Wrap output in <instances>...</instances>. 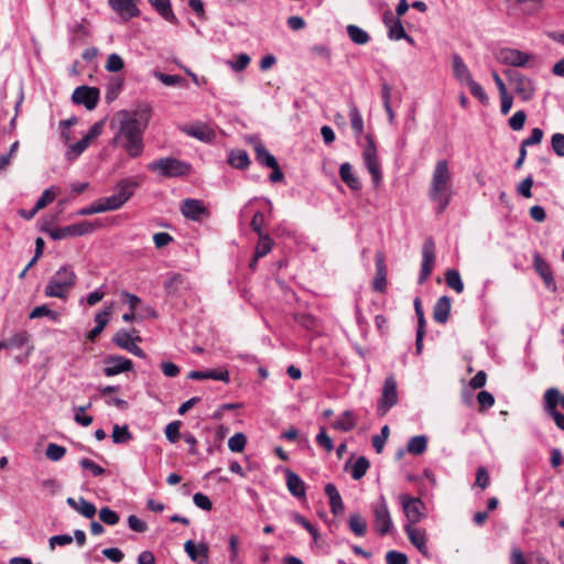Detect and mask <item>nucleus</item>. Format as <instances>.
I'll list each match as a JSON object with an SVG mask.
<instances>
[{
	"mask_svg": "<svg viewBox=\"0 0 564 564\" xmlns=\"http://www.w3.org/2000/svg\"><path fill=\"white\" fill-rule=\"evenodd\" d=\"M152 108L150 105H140L134 112L128 110L118 111L110 122L115 130L111 143L121 147L131 158L142 154L143 133L149 124Z\"/></svg>",
	"mask_w": 564,
	"mask_h": 564,
	"instance_id": "1",
	"label": "nucleus"
},
{
	"mask_svg": "<svg viewBox=\"0 0 564 564\" xmlns=\"http://www.w3.org/2000/svg\"><path fill=\"white\" fill-rule=\"evenodd\" d=\"M453 195L452 175L447 160L436 162L429 188L430 199L436 204V214H442Z\"/></svg>",
	"mask_w": 564,
	"mask_h": 564,
	"instance_id": "2",
	"label": "nucleus"
},
{
	"mask_svg": "<svg viewBox=\"0 0 564 564\" xmlns=\"http://www.w3.org/2000/svg\"><path fill=\"white\" fill-rule=\"evenodd\" d=\"M76 273L70 265L61 267L50 279L44 294L47 297L66 299L76 284Z\"/></svg>",
	"mask_w": 564,
	"mask_h": 564,
	"instance_id": "3",
	"label": "nucleus"
},
{
	"mask_svg": "<svg viewBox=\"0 0 564 564\" xmlns=\"http://www.w3.org/2000/svg\"><path fill=\"white\" fill-rule=\"evenodd\" d=\"M148 170L163 177H182L191 172V165L175 158H161L148 164Z\"/></svg>",
	"mask_w": 564,
	"mask_h": 564,
	"instance_id": "4",
	"label": "nucleus"
},
{
	"mask_svg": "<svg viewBox=\"0 0 564 564\" xmlns=\"http://www.w3.org/2000/svg\"><path fill=\"white\" fill-rule=\"evenodd\" d=\"M496 59L512 67L533 68L536 64L534 54L512 47H501L496 52Z\"/></svg>",
	"mask_w": 564,
	"mask_h": 564,
	"instance_id": "5",
	"label": "nucleus"
},
{
	"mask_svg": "<svg viewBox=\"0 0 564 564\" xmlns=\"http://www.w3.org/2000/svg\"><path fill=\"white\" fill-rule=\"evenodd\" d=\"M362 160L371 176L372 183L376 186L379 185L382 181L381 165L378 159L376 142L370 134L365 137Z\"/></svg>",
	"mask_w": 564,
	"mask_h": 564,
	"instance_id": "6",
	"label": "nucleus"
},
{
	"mask_svg": "<svg viewBox=\"0 0 564 564\" xmlns=\"http://www.w3.org/2000/svg\"><path fill=\"white\" fill-rule=\"evenodd\" d=\"M371 510L376 532L381 536L389 534L393 529V522L388 502L383 495L379 496L377 501L371 506Z\"/></svg>",
	"mask_w": 564,
	"mask_h": 564,
	"instance_id": "7",
	"label": "nucleus"
},
{
	"mask_svg": "<svg viewBox=\"0 0 564 564\" xmlns=\"http://www.w3.org/2000/svg\"><path fill=\"white\" fill-rule=\"evenodd\" d=\"M96 226L89 221H80L62 228L42 227V231L46 232L53 240H62L68 237H80L93 232Z\"/></svg>",
	"mask_w": 564,
	"mask_h": 564,
	"instance_id": "8",
	"label": "nucleus"
},
{
	"mask_svg": "<svg viewBox=\"0 0 564 564\" xmlns=\"http://www.w3.org/2000/svg\"><path fill=\"white\" fill-rule=\"evenodd\" d=\"M399 501L408 519V524L417 523L425 517V505L420 498H414L408 494H400Z\"/></svg>",
	"mask_w": 564,
	"mask_h": 564,
	"instance_id": "9",
	"label": "nucleus"
},
{
	"mask_svg": "<svg viewBox=\"0 0 564 564\" xmlns=\"http://www.w3.org/2000/svg\"><path fill=\"white\" fill-rule=\"evenodd\" d=\"M503 74L514 86L517 95L524 101L530 100L534 95L533 82L525 75L514 70L506 69Z\"/></svg>",
	"mask_w": 564,
	"mask_h": 564,
	"instance_id": "10",
	"label": "nucleus"
},
{
	"mask_svg": "<svg viewBox=\"0 0 564 564\" xmlns=\"http://www.w3.org/2000/svg\"><path fill=\"white\" fill-rule=\"evenodd\" d=\"M398 403L397 382L392 376L387 377L383 383L382 393L378 401V413L383 416Z\"/></svg>",
	"mask_w": 564,
	"mask_h": 564,
	"instance_id": "11",
	"label": "nucleus"
},
{
	"mask_svg": "<svg viewBox=\"0 0 564 564\" xmlns=\"http://www.w3.org/2000/svg\"><path fill=\"white\" fill-rule=\"evenodd\" d=\"M435 264V243L432 238H427L422 247V263L419 275V283L423 284L430 276Z\"/></svg>",
	"mask_w": 564,
	"mask_h": 564,
	"instance_id": "12",
	"label": "nucleus"
},
{
	"mask_svg": "<svg viewBox=\"0 0 564 564\" xmlns=\"http://www.w3.org/2000/svg\"><path fill=\"white\" fill-rule=\"evenodd\" d=\"M182 215L194 221H202L209 216V212L205 204L196 198H186L181 203Z\"/></svg>",
	"mask_w": 564,
	"mask_h": 564,
	"instance_id": "13",
	"label": "nucleus"
},
{
	"mask_svg": "<svg viewBox=\"0 0 564 564\" xmlns=\"http://www.w3.org/2000/svg\"><path fill=\"white\" fill-rule=\"evenodd\" d=\"M72 100L77 105H84L88 110H93L99 100V89L85 85L79 86L74 90Z\"/></svg>",
	"mask_w": 564,
	"mask_h": 564,
	"instance_id": "14",
	"label": "nucleus"
},
{
	"mask_svg": "<svg viewBox=\"0 0 564 564\" xmlns=\"http://www.w3.org/2000/svg\"><path fill=\"white\" fill-rule=\"evenodd\" d=\"M104 373L113 377L122 372L133 370V362L129 358L119 355H109L105 358Z\"/></svg>",
	"mask_w": 564,
	"mask_h": 564,
	"instance_id": "15",
	"label": "nucleus"
},
{
	"mask_svg": "<svg viewBox=\"0 0 564 564\" xmlns=\"http://www.w3.org/2000/svg\"><path fill=\"white\" fill-rule=\"evenodd\" d=\"M137 2L138 0H108V6L122 21L128 22L141 13Z\"/></svg>",
	"mask_w": 564,
	"mask_h": 564,
	"instance_id": "16",
	"label": "nucleus"
},
{
	"mask_svg": "<svg viewBox=\"0 0 564 564\" xmlns=\"http://www.w3.org/2000/svg\"><path fill=\"white\" fill-rule=\"evenodd\" d=\"M143 178V175L121 178L115 186L116 193L127 203L141 186Z\"/></svg>",
	"mask_w": 564,
	"mask_h": 564,
	"instance_id": "17",
	"label": "nucleus"
},
{
	"mask_svg": "<svg viewBox=\"0 0 564 564\" xmlns=\"http://www.w3.org/2000/svg\"><path fill=\"white\" fill-rule=\"evenodd\" d=\"M112 341L120 348L133 354L137 357L145 358V352L139 346L134 344V340L129 332L126 329L118 330Z\"/></svg>",
	"mask_w": 564,
	"mask_h": 564,
	"instance_id": "18",
	"label": "nucleus"
},
{
	"mask_svg": "<svg viewBox=\"0 0 564 564\" xmlns=\"http://www.w3.org/2000/svg\"><path fill=\"white\" fill-rule=\"evenodd\" d=\"M533 265L536 271V273L541 276L543 280L545 286L555 292L556 291V283L553 278L552 271L550 269V265L544 261V259L540 256V253H534L533 256Z\"/></svg>",
	"mask_w": 564,
	"mask_h": 564,
	"instance_id": "19",
	"label": "nucleus"
},
{
	"mask_svg": "<svg viewBox=\"0 0 564 564\" xmlns=\"http://www.w3.org/2000/svg\"><path fill=\"white\" fill-rule=\"evenodd\" d=\"M285 480H286V487L290 494L297 498L302 499L305 498L306 495V486L305 482L302 480V478L291 469H285Z\"/></svg>",
	"mask_w": 564,
	"mask_h": 564,
	"instance_id": "20",
	"label": "nucleus"
},
{
	"mask_svg": "<svg viewBox=\"0 0 564 564\" xmlns=\"http://www.w3.org/2000/svg\"><path fill=\"white\" fill-rule=\"evenodd\" d=\"M184 550L193 562H196L197 564H206L208 562L207 544H196L192 540H188L184 544Z\"/></svg>",
	"mask_w": 564,
	"mask_h": 564,
	"instance_id": "21",
	"label": "nucleus"
},
{
	"mask_svg": "<svg viewBox=\"0 0 564 564\" xmlns=\"http://www.w3.org/2000/svg\"><path fill=\"white\" fill-rule=\"evenodd\" d=\"M383 23L388 28V37L390 40L399 41L405 36V30L400 19L394 17L391 11L384 12Z\"/></svg>",
	"mask_w": 564,
	"mask_h": 564,
	"instance_id": "22",
	"label": "nucleus"
},
{
	"mask_svg": "<svg viewBox=\"0 0 564 564\" xmlns=\"http://www.w3.org/2000/svg\"><path fill=\"white\" fill-rule=\"evenodd\" d=\"M183 131L197 140L204 142H210L216 138L215 131L205 123H194L188 127H184Z\"/></svg>",
	"mask_w": 564,
	"mask_h": 564,
	"instance_id": "23",
	"label": "nucleus"
},
{
	"mask_svg": "<svg viewBox=\"0 0 564 564\" xmlns=\"http://www.w3.org/2000/svg\"><path fill=\"white\" fill-rule=\"evenodd\" d=\"M553 395H556L555 392L553 391L544 392L543 410L549 416H551L554 420L556 426L560 430L564 431V414L558 412V410L555 408V401L552 398Z\"/></svg>",
	"mask_w": 564,
	"mask_h": 564,
	"instance_id": "24",
	"label": "nucleus"
},
{
	"mask_svg": "<svg viewBox=\"0 0 564 564\" xmlns=\"http://www.w3.org/2000/svg\"><path fill=\"white\" fill-rule=\"evenodd\" d=\"M452 68L453 76L460 84L466 85L470 79H473L468 66L464 62L463 57L457 53L453 54L452 56Z\"/></svg>",
	"mask_w": 564,
	"mask_h": 564,
	"instance_id": "25",
	"label": "nucleus"
},
{
	"mask_svg": "<svg viewBox=\"0 0 564 564\" xmlns=\"http://www.w3.org/2000/svg\"><path fill=\"white\" fill-rule=\"evenodd\" d=\"M387 269L384 263V256L381 251L376 253V278L372 288L377 292H383L387 286Z\"/></svg>",
	"mask_w": 564,
	"mask_h": 564,
	"instance_id": "26",
	"label": "nucleus"
},
{
	"mask_svg": "<svg viewBox=\"0 0 564 564\" xmlns=\"http://www.w3.org/2000/svg\"><path fill=\"white\" fill-rule=\"evenodd\" d=\"M404 531L411 541V543L422 553H427V546H426V536L425 533L413 527V524H405Z\"/></svg>",
	"mask_w": 564,
	"mask_h": 564,
	"instance_id": "27",
	"label": "nucleus"
},
{
	"mask_svg": "<svg viewBox=\"0 0 564 564\" xmlns=\"http://www.w3.org/2000/svg\"><path fill=\"white\" fill-rule=\"evenodd\" d=\"M339 176L341 181L352 191L361 189V182L359 177L354 173L352 166L350 163L345 162L339 166Z\"/></svg>",
	"mask_w": 564,
	"mask_h": 564,
	"instance_id": "28",
	"label": "nucleus"
},
{
	"mask_svg": "<svg viewBox=\"0 0 564 564\" xmlns=\"http://www.w3.org/2000/svg\"><path fill=\"white\" fill-rule=\"evenodd\" d=\"M451 312V299L447 295L441 296L433 308V318L436 323L447 322Z\"/></svg>",
	"mask_w": 564,
	"mask_h": 564,
	"instance_id": "29",
	"label": "nucleus"
},
{
	"mask_svg": "<svg viewBox=\"0 0 564 564\" xmlns=\"http://www.w3.org/2000/svg\"><path fill=\"white\" fill-rule=\"evenodd\" d=\"M325 494L329 499L330 511L335 516L343 513L345 507H344L341 496H340L339 491L337 490L336 486L330 482L327 484L325 486Z\"/></svg>",
	"mask_w": 564,
	"mask_h": 564,
	"instance_id": "30",
	"label": "nucleus"
},
{
	"mask_svg": "<svg viewBox=\"0 0 564 564\" xmlns=\"http://www.w3.org/2000/svg\"><path fill=\"white\" fill-rule=\"evenodd\" d=\"M349 120L354 134L359 140L364 133V118L355 104L349 105Z\"/></svg>",
	"mask_w": 564,
	"mask_h": 564,
	"instance_id": "31",
	"label": "nucleus"
},
{
	"mask_svg": "<svg viewBox=\"0 0 564 564\" xmlns=\"http://www.w3.org/2000/svg\"><path fill=\"white\" fill-rule=\"evenodd\" d=\"M349 530L356 536H365L367 533V521L360 513H351L348 518Z\"/></svg>",
	"mask_w": 564,
	"mask_h": 564,
	"instance_id": "32",
	"label": "nucleus"
},
{
	"mask_svg": "<svg viewBox=\"0 0 564 564\" xmlns=\"http://www.w3.org/2000/svg\"><path fill=\"white\" fill-rule=\"evenodd\" d=\"M154 9L165 19L167 22L177 23V19L172 11L170 0H149Z\"/></svg>",
	"mask_w": 564,
	"mask_h": 564,
	"instance_id": "33",
	"label": "nucleus"
},
{
	"mask_svg": "<svg viewBox=\"0 0 564 564\" xmlns=\"http://www.w3.org/2000/svg\"><path fill=\"white\" fill-rule=\"evenodd\" d=\"M356 426V417L352 411L346 410L334 423L333 427L338 431L349 432Z\"/></svg>",
	"mask_w": 564,
	"mask_h": 564,
	"instance_id": "34",
	"label": "nucleus"
},
{
	"mask_svg": "<svg viewBox=\"0 0 564 564\" xmlns=\"http://www.w3.org/2000/svg\"><path fill=\"white\" fill-rule=\"evenodd\" d=\"M254 151L256 158L261 165L269 169L276 166V159L267 150V148L262 143L257 144Z\"/></svg>",
	"mask_w": 564,
	"mask_h": 564,
	"instance_id": "35",
	"label": "nucleus"
},
{
	"mask_svg": "<svg viewBox=\"0 0 564 564\" xmlns=\"http://www.w3.org/2000/svg\"><path fill=\"white\" fill-rule=\"evenodd\" d=\"M346 31L349 39L355 44L365 45L370 41V35L368 34V32H366L365 30L355 24L347 25Z\"/></svg>",
	"mask_w": 564,
	"mask_h": 564,
	"instance_id": "36",
	"label": "nucleus"
},
{
	"mask_svg": "<svg viewBox=\"0 0 564 564\" xmlns=\"http://www.w3.org/2000/svg\"><path fill=\"white\" fill-rule=\"evenodd\" d=\"M228 162L231 166L239 170H245L250 164L249 155L245 150L231 151L228 158Z\"/></svg>",
	"mask_w": 564,
	"mask_h": 564,
	"instance_id": "37",
	"label": "nucleus"
},
{
	"mask_svg": "<svg viewBox=\"0 0 564 564\" xmlns=\"http://www.w3.org/2000/svg\"><path fill=\"white\" fill-rule=\"evenodd\" d=\"M40 317H47L52 322L57 323L61 318V314L56 311L51 310L46 304H43L34 307L29 315L30 319H35Z\"/></svg>",
	"mask_w": 564,
	"mask_h": 564,
	"instance_id": "38",
	"label": "nucleus"
},
{
	"mask_svg": "<svg viewBox=\"0 0 564 564\" xmlns=\"http://www.w3.org/2000/svg\"><path fill=\"white\" fill-rule=\"evenodd\" d=\"M427 448V437L425 435H416L409 440L406 449L410 454L422 455Z\"/></svg>",
	"mask_w": 564,
	"mask_h": 564,
	"instance_id": "39",
	"label": "nucleus"
},
{
	"mask_svg": "<svg viewBox=\"0 0 564 564\" xmlns=\"http://www.w3.org/2000/svg\"><path fill=\"white\" fill-rule=\"evenodd\" d=\"M273 239L267 235L261 234L259 235V240L254 249V253L257 254V258H263L265 257L273 248Z\"/></svg>",
	"mask_w": 564,
	"mask_h": 564,
	"instance_id": "40",
	"label": "nucleus"
},
{
	"mask_svg": "<svg viewBox=\"0 0 564 564\" xmlns=\"http://www.w3.org/2000/svg\"><path fill=\"white\" fill-rule=\"evenodd\" d=\"M446 284L453 289L457 293H462L464 291V283L462 281L460 274L455 269H449L445 273Z\"/></svg>",
	"mask_w": 564,
	"mask_h": 564,
	"instance_id": "41",
	"label": "nucleus"
},
{
	"mask_svg": "<svg viewBox=\"0 0 564 564\" xmlns=\"http://www.w3.org/2000/svg\"><path fill=\"white\" fill-rule=\"evenodd\" d=\"M370 467L369 460L365 456H360L351 466V477L355 480L361 479Z\"/></svg>",
	"mask_w": 564,
	"mask_h": 564,
	"instance_id": "42",
	"label": "nucleus"
},
{
	"mask_svg": "<svg viewBox=\"0 0 564 564\" xmlns=\"http://www.w3.org/2000/svg\"><path fill=\"white\" fill-rule=\"evenodd\" d=\"M184 281L185 279L181 273H174L164 281V289L169 294L175 295Z\"/></svg>",
	"mask_w": 564,
	"mask_h": 564,
	"instance_id": "43",
	"label": "nucleus"
},
{
	"mask_svg": "<svg viewBox=\"0 0 564 564\" xmlns=\"http://www.w3.org/2000/svg\"><path fill=\"white\" fill-rule=\"evenodd\" d=\"M90 143L91 142L88 141L84 135L79 141L68 147V150L66 152L67 159L74 160L78 158L90 145Z\"/></svg>",
	"mask_w": 564,
	"mask_h": 564,
	"instance_id": "44",
	"label": "nucleus"
},
{
	"mask_svg": "<svg viewBox=\"0 0 564 564\" xmlns=\"http://www.w3.org/2000/svg\"><path fill=\"white\" fill-rule=\"evenodd\" d=\"M100 205L102 207V212H110V210H117L121 208L126 203L123 199L116 193L113 195H110L108 197H105L99 200Z\"/></svg>",
	"mask_w": 564,
	"mask_h": 564,
	"instance_id": "45",
	"label": "nucleus"
},
{
	"mask_svg": "<svg viewBox=\"0 0 564 564\" xmlns=\"http://www.w3.org/2000/svg\"><path fill=\"white\" fill-rule=\"evenodd\" d=\"M112 442L116 444H124L132 438V434L130 433L127 425L119 426L115 425L111 434Z\"/></svg>",
	"mask_w": 564,
	"mask_h": 564,
	"instance_id": "46",
	"label": "nucleus"
},
{
	"mask_svg": "<svg viewBox=\"0 0 564 564\" xmlns=\"http://www.w3.org/2000/svg\"><path fill=\"white\" fill-rule=\"evenodd\" d=\"M98 516L100 521L107 525H116L120 520L119 514L109 507L100 508Z\"/></svg>",
	"mask_w": 564,
	"mask_h": 564,
	"instance_id": "47",
	"label": "nucleus"
},
{
	"mask_svg": "<svg viewBox=\"0 0 564 564\" xmlns=\"http://www.w3.org/2000/svg\"><path fill=\"white\" fill-rule=\"evenodd\" d=\"M76 511L87 519H93L97 512V509L93 502L86 500L84 497H80L78 499V508Z\"/></svg>",
	"mask_w": 564,
	"mask_h": 564,
	"instance_id": "48",
	"label": "nucleus"
},
{
	"mask_svg": "<svg viewBox=\"0 0 564 564\" xmlns=\"http://www.w3.org/2000/svg\"><path fill=\"white\" fill-rule=\"evenodd\" d=\"M66 454V448L62 445L50 443L46 447L45 455L50 460L58 462Z\"/></svg>",
	"mask_w": 564,
	"mask_h": 564,
	"instance_id": "49",
	"label": "nucleus"
},
{
	"mask_svg": "<svg viewBox=\"0 0 564 564\" xmlns=\"http://www.w3.org/2000/svg\"><path fill=\"white\" fill-rule=\"evenodd\" d=\"M247 443V437L243 433H236L228 440V447L234 453L243 451Z\"/></svg>",
	"mask_w": 564,
	"mask_h": 564,
	"instance_id": "50",
	"label": "nucleus"
},
{
	"mask_svg": "<svg viewBox=\"0 0 564 564\" xmlns=\"http://www.w3.org/2000/svg\"><path fill=\"white\" fill-rule=\"evenodd\" d=\"M469 88V91L473 97H475L476 99H478L481 104H487L488 101V96L485 91V89L481 87L480 84H478L476 80L470 79L467 84H466Z\"/></svg>",
	"mask_w": 564,
	"mask_h": 564,
	"instance_id": "51",
	"label": "nucleus"
},
{
	"mask_svg": "<svg viewBox=\"0 0 564 564\" xmlns=\"http://www.w3.org/2000/svg\"><path fill=\"white\" fill-rule=\"evenodd\" d=\"M181 421H173L165 426L164 433L169 442L176 443L181 437L180 427Z\"/></svg>",
	"mask_w": 564,
	"mask_h": 564,
	"instance_id": "52",
	"label": "nucleus"
},
{
	"mask_svg": "<svg viewBox=\"0 0 564 564\" xmlns=\"http://www.w3.org/2000/svg\"><path fill=\"white\" fill-rule=\"evenodd\" d=\"M315 441L317 445L323 447L327 453H330L334 449L333 440L327 435L324 426L319 429V433L316 435Z\"/></svg>",
	"mask_w": 564,
	"mask_h": 564,
	"instance_id": "53",
	"label": "nucleus"
},
{
	"mask_svg": "<svg viewBox=\"0 0 564 564\" xmlns=\"http://www.w3.org/2000/svg\"><path fill=\"white\" fill-rule=\"evenodd\" d=\"M90 403H88L87 405L85 406H78L76 410H75V415H74V420L77 424L82 425V426H88L93 423V416L91 415H87L85 414V411L90 408Z\"/></svg>",
	"mask_w": 564,
	"mask_h": 564,
	"instance_id": "54",
	"label": "nucleus"
},
{
	"mask_svg": "<svg viewBox=\"0 0 564 564\" xmlns=\"http://www.w3.org/2000/svg\"><path fill=\"white\" fill-rule=\"evenodd\" d=\"M251 58L248 54L241 53L239 54L235 61H228L227 64L235 72L243 70L250 63Z\"/></svg>",
	"mask_w": 564,
	"mask_h": 564,
	"instance_id": "55",
	"label": "nucleus"
},
{
	"mask_svg": "<svg viewBox=\"0 0 564 564\" xmlns=\"http://www.w3.org/2000/svg\"><path fill=\"white\" fill-rule=\"evenodd\" d=\"M206 379L223 381L228 383L230 381L229 372L226 369L217 368V369H208L205 370Z\"/></svg>",
	"mask_w": 564,
	"mask_h": 564,
	"instance_id": "56",
	"label": "nucleus"
},
{
	"mask_svg": "<svg viewBox=\"0 0 564 564\" xmlns=\"http://www.w3.org/2000/svg\"><path fill=\"white\" fill-rule=\"evenodd\" d=\"M56 197L54 187L46 188L35 203V210H40L52 203Z\"/></svg>",
	"mask_w": 564,
	"mask_h": 564,
	"instance_id": "57",
	"label": "nucleus"
},
{
	"mask_svg": "<svg viewBox=\"0 0 564 564\" xmlns=\"http://www.w3.org/2000/svg\"><path fill=\"white\" fill-rule=\"evenodd\" d=\"M123 66V59L118 54L113 53L108 56L105 68L108 72L117 73L120 72Z\"/></svg>",
	"mask_w": 564,
	"mask_h": 564,
	"instance_id": "58",
	"label": "nucleus"
},
{
	"mask_svg": "<svg viewBox=\"0 0 564 564\" xmlns=\"http://www.w3.org/2000/svg\"><path fill=\"white\" fill-rule=\"evenodd\" d=\"M525 119V112L523 110H518L510 117L509 127L514 131H519L524 127Z\"/></svg>",
	"mask_w": 564,
	"mask_h": 564,
	"instance_id": "59",
	"label": "nucleus"
},
{
	"mask_svg": "<svg viewBox=\"0 0 564 564\" xmlns=\"http://www.w3.org/2000/svg\"><path fill=\"white\" fill-rule=\"evenodd\" d=\"M79 465L84 468V469H87V470H90L91 474L95 476V477H98V476H101L105 474L106 469L104 467H101L100 465L96 464L95 462H93L91 459L89 458H86V457H83L80 460H79Z\"/></svg>",
	"mask_w": 564,
	"mask_h": 564,
	"instance_id": "60",
	"label": "nucleus"
},
{
	"mask_svg": "<svg viewBox=\"0 0 564 564\" xmlns=\"http://www.w3.org/2000/svg\"><path fill=\"white\" fill-rule=\"evenodd\" d=\"M389 436V426L384 425L381 429V433L377 434L372 437V446L377 453H381L384 446V443Z\"/></svg>",
	"mask_w": 564,
	"mask_h": 564,
	"instance_id": "61",
	"label": "nucleus"
},
{
	"mask_svg": "<svg viewBox=\"0 0 564 564\" xmlns=\"http://www.w3.org/2000/svg\"><path fill=\"white\" fill-rule=\"evenodd\" d=\"M386 562L388 564H408L409 558L405 553L391 550L386 554Z\"/></svg>",
	"mask_w": 564,
	"mask_h": 564,
	"instance_id": "62",
	"label": "nucleus"
},
{
	"mask_svg": "<svg viewBox=\"0 0 564 564\" xmlns=\"http://www.w3.org/2000/svg\"><path fill=\"white\" fill-rule=\"evenodd\" d=\"M477 401L479 403V411H485L494 405L495 398L490 392L482 390L478 393Z\"/></svg>",
	"mask_w": 564,
	"mask_h": 564,
	"instance_id": "63",
	"label": "nucleus"
},
{
	"mask_svg": "<svg viewBox=\"0 0 564 564\" xmlns=\"http://www.w3.org/2000/svg\"><path fill=\"white\" fill-rule=\"evenodd\" d=\"M551 145L555 154L560 158H564V134L554 133L551 139Z\"/></svg>",
	"mask_w": 564,
	"mask_h": 564,
	"instance_id": "64",
	"label": "nucleus"
}]
</instances>
